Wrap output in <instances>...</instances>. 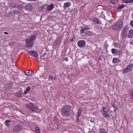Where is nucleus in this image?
Masks as SVG:
<instances>
[{
	"mask_svg": "<svg viewBox=\"0 0 133 133\" xmlns=\"http://www.w3.org/2000/svg\"><path fill=\"white\" fill-rule=\"evenodd\" d=\"M123 25V21L122 20H119L113 25L112 29L114 30H120L122 29Z\"/></svg>",
	"mask_w": 133,
	"mask_h": 133,
	"instance_id": "f257e3e1",
	"label": "nucleus"
},
{
	"mask_svg": "<svg viewBox=\"0 0 133 133\" xmlns=\"http://www.w3.org/2000/svg\"><path fill=\"white\" fill-rule=\"evenodd\" d=\"M35 36H31L29 39L26 40V46L28 47L31 48L33 46L34 43V40L35 39Z\"/></svg>",
	"mask_w": 133,
	"mask_h": 133,
	"instance_id": "f03ea898",
	"label": "nucleus"
},
{
	"mask_svg": "<svg viewBox=\"0 0 133 133\" xmlns=\"http://www.w3.org/2000/svg\"><path fill=\"white\" fill-rule=\"evenodd\" d=\"M26 107L32 111H36L38 109V108L31 103H29L26 105Z\"/></svg>",
	"mask_w": 133,
	"mask_h": 133,
	"instance_id": "7ed1b4c3",
	"label": "nucleus"
},
{
	"mask_svg": "<svg viewBox=\"0 0 133 133\" xmlns=\"http://www.w3.org/2000/svg\"><path fill=\"white\" fill-rule=\"evenodd\" d=\"M61 114L63 116L67 117L69 115V110L68 107H65L62 111Z\"/></svg>",
	"mask_w": 133,
	"mask_h": 133,
	"instance_id": "20e7f679",
	"label": "nucleus"
},
{
	"mask_svg": "<svg viewBox=\"0 0 133 133\" xmlns=\"http://www.w3.org/2000/svg\"><path fill=\"white\" fill-rule=\"evenodd\" d=\"M133 68V65L132 64H130L127 66L123 70V72L125 73L131 71Z\"/></svg>",
	"mask_w": 133,
	"mask_h": 133,
	"instance_id": "39448f33",
	"label": "nucleus"
},
{
	"mask_svg": "<svg viewBox=\"0 0 133 133\" xmlns=\"http://www.w3.org/2000/svg\"><path fill=\"white\" fill-rule=\"evenodd\" d=\"M22 129V127L21 125H16L14 127V132L15 133H18L21 131Z\"/></svg>",
	"mask_w": 133,
	"mask_h": 133,
	"instance_id": "423d86ee",
	"label": "nucleus"
},
{
	"mask_svg": "<svg viewBox=\"0 0 133 133\" xmlns=\"http://www.w3.org/2000/svg\"><path fill=\"white\" fill-rule=\"evenodd\" d=\"M77 44L79 47L83 48L85 46L86 44V42L84 40H80L78 42Z\"/></svg>",
	"mask_w": 133,
	"mask_h": 133,
	"instance_id": "0eeeda50",
	"label": "nucleus"
},
{
	"mask_svg": "<svg viewBox=\"0 0 133 133\" xmlns=\"http://www.w3.org/2000/svg\"><path fill=\"white\" fill-rule=\"evenodd\" d=\"M47 9L48 11L50 10V5H48L47 4H45L43 5L42 7H40V9L42 11H44L45 9Z\"/></svg>",
	"mask_w": 133,
	"mask_h": 133,
	"instance_id": "6e6552de",
	"label": "nucleus"
},
{
	"mask_svg": "<svg viewBox=\"0 0 133 133\" xmlns=\"http://www.w3.org/2000/svg\"><path fill=\"white\" fill-rule=\"evenodd\" d=\"M42 57L41 56L40 58L38 59V61L40 66L44 65V60L42 59Z\"/></svg>",
	"mask_w": 133,
	"mask_h": 133,
	"instance_id": "1a4fd4ad",
	"label": "nucleus"
},
{
	"mask_svg": "<svg viewBox=\"0 0 133 133\" xmlns=\"http://www.w3.org/2000/svg\"><path fill=\"white\" fill-rule=\"evenodd\" d=\"M29 54L32 56L35 57H37L38 56V54L37 52L34 51H30Z\"/></svg>",
	"mask_w": 133,
	"mask_h": 133,
	"instance_id": "9d476101",
	"label": "nucleus"
},
{
	"mask_svg": "<svg viewBox=\"0 0 133 133\" xmlns=\"http://www.w3.org/2000/svg\"><path fill=\"white\" fill-rule=\"evenodd\" d=\"M128 31V29L127 28H124L123 31V36L124 37L127 36V34Z\"/></svg>",
	"mask_w": 133,
	"mask_h": 133,
	"instance_id": "9b49d317",
	"label": "nucleus"
},
{
	"mask_svg": "<svg viewBox=\"0 0 133 133\" xmlns=\"http://www.w3.org/2000/svg\"><path fill=\"white\" fill-rule=\"evenodd\" d=\"M133 34V30L132 29H130L128 32L127 34V37L130 38L132 36Z\"/></svg>",
	"mask_w": 133,
	"mask_h": 133,
	"instance_id": "f8f14e48",
	"label": "nucleus"
},
{
	"mask_svg": "<svg viewBox=\"0 0 133 133\" xmlns=\"http://www.w3.org/2000/svg\"><path fill=\"white\" fill-rule=\"evenodd\" d=\"M24 72L26 75L30 76H32L34 74V72L30 71H25Z\"/></svg>",
	"mask_w": 133,
	"mask_h": 133,
	"instance_id": "ddd939ff",
	"label": "nucleus"
},
{
	"mask_svg": "<svg viewBox=\"0 0 133 133\" xmlns=\"http://www.w3.org/2000/svg\"><path fill=\"white\" fill-rule=\"evenodd\" d=\"M5 123L6 126L9 127L11 124V121L10 120H6L5 121Z\"/></svg>",
	"mask_w": 133,
	"mask_h": 133,
	"instance_id": "4468645a",
	"label": "nucleus"
},
{
	"mask_svg": "<svg viewBox=\"0 0 133 133\" xmlns=\"http://www.w3.org/2000/svg\"><path fill=\"white\" fill-rule=\"evenodd\" d=\"M61 41V39L60 38H57L55 42V45H59Z\"/></svg>",
	"mask_w": 133,
	"mask_h": 133,
	"instance_id": "2eb2a0df",
	"label": "nucleus"
},
{
	"mask_svg": "<svg viewBox=\"0 0 133 133\" xmlns=\"http://www.w3.org/2000/svg\"><path fill=\"white\" fill-rule=\"evenodd\" d=\"M102 113L103 116L105 117H109V114L107 111L105 110H103Z\"/></svg>",
	"mask_w": 133,
	"mask_h": 133,
	"instance_id": "dca6fc26",
	"label": "nucleus"
},
{
	"mask_svg": "<svg viewBox=\"0 0 133 133\" xmlns=\"http://www.w3.org/2000/svg\"><path fill=\"white\" fill-rule=\"evenodd\" d=\"M11 85L9 83H6L5 85V89L6 90H8L10 88Z\"/></svg>",
	"mask_w": 133,
	"mask_h": 133,
	"instance_id": "f3484780",
	"label": "nucleus"
},
{
	"mask_svg": "<svg viewBox=\"0 0 133 133\" xmlns=\"http://www.w3.org/2000/svg\"><path fill=\"white\" fill-rule=\"evenodd\" d=\"M25 8L28 10H31L32 9V6L30 4H28L25 6Z\"/></svg>",
	"mask_w": 133,
	"mask_h": 133,
	"instance_id": "a211bd4d",
	"label": "nucleus"
},
{
	"mask_svg": "<svg viewBox=\"0 0 133 133\" xmlns=\"http://www.w3.org/2000/svg\"><path fill=\"white\" fill-rule=\"evenodd\" d=\"M71 5V3L70 2H67L64 3V8L69 7Z\"/></svg>",
	"mask_w": 133,
	"mask_h": 133,
	"instance_id": "6ab92c4d",
	"label": "nucleus"
},
{
	"mask_svg": "<svg viewBox=\"0 0 133 133\" xmlns=\"http://www.w3.org/2000/svg\"><path fill=\"white\" fill-rule=\"evenodd\" d=\"M11 7L14 8H16L17 9H22V6L20 5H15L14 6H13L12 5Z\"/></svg>",
	"mask_w": 133,
	"mask_h": 133,
	"instance_id": "aec40b11",
	"label": "nucleus"
},
{
	"mask_svg": "<svg viewBox=\"0 0 133 133\" xmlns=\"http://www.w3.org/2000/svg\"><path fill=\"white\" fill-rule=\"evenodd\" d=\"M112 62L114 64H115L116 63H119L120 61L118 58H114L113 59Z\"/></svg>",
	"mask_w": 133,
	"mask_h": 133,
	"instance_id": "412c9836",
	"label": "nucleus"
},
{
	"mask_svg": "<svg viewBox=\"0 0 133 133\" xmlns=\"http://www.w3.org/2000/svg\"><path fill=\"white\" fill-rule=\"evenodd\" d=\"M82 112V110L79 109L78 110V111L77 112V116H76V118H77V119H78V118H79V117H80L81 113Z\"/></svg>",
	"mask_w": 133,
	"mask_h": 133,
	"instance_id": "4be33fe9",
	"label": "nucleus"
},
{
	"mask_svg": "<svg viewBox=\"0 0 133 133\" xmlns=\"http://www.w3.org/2000/svg\"><path fill=\"white\" fill-rule=\"evenodd\" d=\"M31 89V88L30 87H27L26 89V90H25L24 92V94H26L29 91H30Z\"/></svg>",
	"mask_w": 133,
	"mask_h": 133,
	"instance_id": "5701e85b",
	"label": "nucleus"
},
{
	"mask_svg": "<svg viewBox=\"0 0 133 133\" xmlns=\"http://www.w3.org/2000/svg\"><path fill=\"white\" fill-rule=\"evenodd\" d=\"M35 132L37 133H41L40 129L37 127H36L35 128Z\"/></svg>",
	"mask_w": 133,
	"mask_h": 133,
	"instance_id": "b1692460",
	"label": "nucleus"
},
{
	"mask_svg": "<svg viewBox=\"0 0 133 133\" xmlns=\"http://www.w3.org/2000/svg\"><path fill=\"white\" fill-rule=\"evenodd\" d=\"M122 1L125 3H130L133 2V0H123Z\"/></svg>",
	"mask_w": 133,
	"mask_h": 133,
	"instance_id": "393cba45",
	"label": "nucleus"
},
{
	"mask_svg": "<svg viewBox=\"0 0 133 133\" xmlns=\"http://www.w3.org/2000/svg\"><path fill=\"white\" fill-rule=\"evenodd\" d=\"M93 21L96 24H98L99 23L98 19L97 18H94L93 19Z\"/></svg>",
	"mask_w": 133,
	"mask_h": 133,
	"instance_id": "a878e982",
	"label": "nucleus"
},
{
	"mask_svg": "<svg viewBox=\"0 0 133 133\" xmlns=\"http://www.w3.org/2000/svg\"><path fill=\"white\" fill-rule=\"evenodd\" d=\"M82 28L84 30V31L89 30L90 29V27L87 26H85L83 27H82Z\"/></svg>",
	"mask_w": 133,
	"mask_h": 133,
	"instance_id": "bb28decb",
	"label": "nucleus"
},
{
	"mask_svg": "<svg viewBox=\"0 0 133 133\" xmlns=\"http://www.w3.org/2000/svg\"><path fill=\"white\" fill-rule=\"evenodd\" d=\"M85 34L88 36L91 35L92 33V32L90 31H88L85 32Z\"/></svg>",
	"mask_w": 133,
	"mask_h": 133,
	"instance_id": "cd10ccee",
	"label": "nucleus"
},
{
	"mask_svg": "<svg viewBox=\"0 0 133 133\" xmlns=\"http://www.w3.org/2000/svg\"><path fill=\"white\" fill-rule=\"evenodd\" d=\"M118 51L117 49L116 50L114 49H111V51L112 54H115L117 52V51Z\"/></svg>",
	"mask_w": 133,
	"mask_h": 133,
	"instance_id": "c85d7f7f",
	"label": "nucleus"
},
{
	"mask_svg": "<svg viewBox=\"0 0 133 133\" xmlns=\"http://www.w3.org/2000/svg\"><path fill=\"white\" fill-rule=\"evenodd\" d=\"M100 130V133H107V132L105 131V130L104 129L101 128Z\"/></svg>",
	"mask_w": 133,
	"mask_h": 133,
	"instance_id": "c756f323",
	"label": "nucleus"
},
{
	"mask_svg": "<svg viewBox=\"0 0 133 133\" xmlns=\"http://www.w3.org/2000/svg\"><path fill=\"white\" fill-rule=\"evenodd\" d=\"M22 94L21 93V92L19 91L18 93L16 94V96H17L20 97L22 95Z\"/></svg>",
	"mask_w": 133,
	"mask_h": 133,
	"instance_id": "7c9ffc66",
	"label": "nucleus"
},
{
	"mask_svg": "<svg viewBox=\"0 0 133 133\" xmlns=\"http://www.w3.org/2000/svg\"><path fill=\"white\" fill-rule=\"evenodd\" d=\"M112 106L114 108V111H116L117 109V107L116 106L115 104H112Z\"/></svg>",
	"mask_w": 133,
	"mask_h": 133,
	"instance_id": "2f4dec72",
	"label": "nucleus"
},
{
	"mask_svg": "<svg viewBox=\"0 0 133 133\" xmlns=\"http://www.w3.org/2000/svg\"><path fill=\"white\" fill-rule=\"evenodd\" d=\"M130 95L131 96V99L133 100V90H131Z\"/></svg>",
	"mask_w": 133,
	"mask_h": 133,
	"instance_id": "473e14b6",
	"label": "nucleus"
},
{
	"mask_svg": "<svg viewBox=\"0 0 133 133\" xmlns=\"http://www.w3.org/2000/svg\"><path fill=\"white\" fill-rule=\"evenodd\" d=\"M84 30L82 28L81 29L80 31V33L81 34H82L84 32Z\"/></svg>",
	"mask_w": 133,
	"mask_h": 133,
	"instance_id": "72a5a7b5",
	"label": "nucleus"
},
{
	"mask_svg": "<svg viewBox=\"0 0 133 133\" xmlns=\"http://www.w3.org/2000/svg\"><path fill=\"white\" fill-rule=\"evenodd\" d=\"M54 7V5L52 4H50V11L53 9Z\"/></svg>",
	"mask_w": 133,
	"mask_h": 133,
	"instance_id": "f704fd0d",
	"label": "nucleus"
},
{
	"mask_svg": "<svg viewBox=\"0 0 133 133\" xmlns=\"http://www.w3.org/2000/svg\"><path fill=\"white\" fill-rule=\"evenodd\" d=\"M114 46L116 47L118 46V44L117 43L115 42L114 44Z\"/></svg>",
	"mask_w": 133,
	"mask_h": 133,
	"instance_id": "c9c22d12",
	"label": "nucleus"
},
{
	"mask_svg": "<svg viewBox=\"0 0 133 133\" xmlns=\"http://www.w3.org/2000/svg\"><path fill=\"white\" fill-rule=\"evenodd\" d=\"M56 77H50V79L52 80V81L54 80H55V79Z\"/></svg>",
	"mask_w": 133,
	"mask_h": 133,
	"instance_id": "e433bc0d",
	"label": "nucleus"
},
{
	"mask_svg": "<svg viewBox=\"0 0 133 133\" xmlns=\"http://www.w3.org/2000/svg\"><path fill=\"white\" fill-rule=\"evenodd\" d=\"M110 3L112 4H114L115 3V2L114 1H110Z\"/></svg>",
	"mask_w": 133,
	"mask_h": 133,
	"instance_id": "4c0bfd02",
	"label": "nucleus"
},
{
	"mask_svg": "<svg viewBox=\"0 0 133 133\" xmlns=\"http://www.w3.org/2000/svg\"><path fill=\"white\" fill-rule=\"evenodd\" d=\"M130 24L131 26H133V21L131 22Z\"/></svg>",
	"mask_w": 133,
	"mask_h": 133,
	"instance_id": "58836bf2",
	"label": "nucleus"
},
{
	"mask_svg": "<svg viewBox=\"0 0 133 133\" xmlns=\"http://www.w3.org/2000/svg\"><path fill=\"white\" fill-rule=\"evenodd\" d=\"M65 61H67L68 60V58L66 57V58H65Z\"/></svg>",
	"mask_w": 133,
	"mask_h": 133,
	"instance_id": "ea45409f",
	"label": "nucleus"
},
{
	"mask_svg": "<svg viewBox=\"0 0 133 133\" xmlns=\"http://www.w3.org/2000/svg\"><path fill=\"white\" fill-rule=\"evenodd\" d=\"M14 12L16 14L17 12V10H15L14 11Z\"/></svg>",
	"mask_w": 133,
	"mask_h": 133,
	"instance_id": "a19ab883",
	"label": "nucleus"
},
{
	"mask_svg": "<svg viewBox=\"0 0 133 133\" xmlns=\"http://www.w3.org/2000/svg\"><path fill=\"white\" fill-rule=\"evenodd\" d=\"M25 16L26 17V18H28V16H29L26 14H25Z\"/></svg>",
	"mask_w": 133,
	"mask_h": 133,
	"instance_id": "79ce46f5",
	"label": "nucleus"
},
{
	"mask_svg": "<svg viewBox=\"0 0 133 133\" xmlns=\"http://www.w3.org/2000/svg\"><path fill=\"white\" fill-rule=\"evenodd\" d=\"M103 110H105L106 109V108L105 107H104L103 108Z\"/></svg>",
	"mask_w": 133,
	"mask_h": 133,
	"instance_id": "37998d69",
	"label": "nucleus"
},
{
	"mask_svg": "<svg viewBox=\"0 0 133 133\" xmlns=\"http://www.w3.org/2000/svg\"><path fill=\"white\" fill-rule=\"evenodd\" d=\"M4 34H8V33L7 32H4Z\"/></svg>",
	"mask_w": 133,
	"mask_h": 133,
	"instance_id": "c03bdc74",
	"label": "nucleus"
},
{
	"mask_svg": "<svg viewBox=\"0 0 133 133\" xmlns=\"http://www.w3.org/2000/svg\"><path fill=\"white\" fill-rule=\"evenodd\" d=\"M77 118V120H76V121L77 122H78V121H79V119H78H78H77V118Z\"/></svg>",
	"mask_w": 133,
	"mask_h": 133,
	"instance_id": "a18cd8bd",
	"label": "nucleus"
},
{
	"mask_svg": "<svg viewBox=\"0 0 133 133\" xmlns=\"http://www.w3.org/2000/svg\"><path fill=\"white\" fill-rule=\"evenodd\" d=\"M111 104L112 105V104H114L113 102L112 101H111Z\"/></svg>",
	"mask_w": 133,
	"mask_h": 133,
	"instance_id": "49530a36",
	"label": "nucleus"
},
{
	"mask_svg": "<svg viewBox=\"0 0 133 133\" xmlns=\"http://www.w3.org/2000/svg\"><path fill=\"white\" fill-rule=\"evenodd\" d=\"M130 43L131 44H133V42H131Z\"/></svg>",
	"mask_w": 133,
	"mask_h": 133,
	"instance_id": "de8ad7c7",
	"label": "nucleus"
},
{
	"mask_svg": "<svg viewBox=\"0 0 133 133\" xmlns=\"http://www.w3.org/2000/svg\"><path fill=\"white\" fill-rule=\"evenodd\" d=\"M101 10L100 9H97L96 10V12H97L98 10Z\"/></svg>",
	"mask_w": 133,
	"mask_h": 133,
	"instance_id": "09e8293b",
	"label": "nucleus"
},
{
	"mask_svg": "<svg viewBox=\"0 0 133 133\" xmlns=\"http://www.w3.org/2000/svg\"><path fill=\"white\" fill-rule=\"evenodd\" d=\"M123 6H122L121 8H123Z\"/></svg>",
	"mask_w": 133,
	"mask_h": 133,
	"instance_id": "8fccbe9b",
	"label": "nucleus"
}]
</instances>
